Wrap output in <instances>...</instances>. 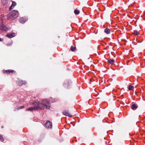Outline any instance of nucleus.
I'll return each mask as SVG.
<instances>
[{
  "label": "nucleus",
  "instance_id": "nucleus-13",
  "mask_svg": "<svg viewBox=\"0 0 145 145\" xmlns=\"http://www.w3.org/2000/svg\"><path fill=\"white\" fill-rule=\"evenodd\" d=\"M8 2V0H2L1 2L2 4L4 5H5L7 4Z\"/></svg>",
  "mask_w": 145,
  "mask_h": 145
},
{
  "label": "nucleus",
  "instance_id": "nucleus-21",
  "mask_svg": "<svg viewBox=\"0 0 145 145\" xmlns=\"http://www.w3.org/2000/svg\"><path fill=\"white\" fill-rule=\"evenodd\" d=\"M16 5V3L14 1H12V4H11V5L14 7Z\"/></svg>",
  "mask_w": 145,
  "mask_h": 145
},
{
  "label": "nucleus",
  "instance_id": "nucleus-35",
  "mask_svg": "<svg viewBox=\"0 0 145 145\" xmlns=\"http://www.w3.org/2000/svg\"><path fill=\"white\" fill-rule=\"evenodd\" d=\"M50 98H51V99H52V97H50Z\"/></svg>",
  "mask_w": 145,
  "mask_h": 145
},
{
  "label": "nucleus",
  "instance_id": "nucleus-14",
  "mask_svg": "<svg viewBox=\"0 0 145 145\" xmlns=\"http://www.w3.org/2000/svg\"><path fill=\"white\" fill-rule=\"evenodd\" d=\"M110 29L108 28H106L104 30L105 32L107 34H109L110 33Z\"/></svg>",
  "mask_w": 145,
  "mask_h": 145
},
{
  "label": "nucleus",
  "instance_id": "nucleus-17",
  "mask_svg": "<svg viewBox=\"0 0 145 145\" xmlns=\"http://www.w3.org/2000/svg\"><path fill=\"white\" fill-rule=\"evenodd\" d=\"M24 107H25V106H18V108H16L14 110L15 111L16 110H19V109L24 108Z\"/></svg>",
  "mask_w": 145,
  "mask_h": 145
},
{
  "label": "nucleus",
  "instance_id": "nucleus-4",
  "mask_svg": "<svg viewBox=\"0 0 145 145\" xmlns=\"http://www.w3.org/2000/svg\"><path fill=\"white\" fill-rule=\"evenodd\" d=\"M32 104L35 106L34 107L36 110L40 108V106L41 105V104L40 102L38 101H35L33 102Z\"/></svg>",
  "mask_w": 145,
  "mask_h": 145
},
{
  "label": "nucleus",
  "instance_id": "nucleus-23",
  "mask_svg": "<svg viewBox=\"0 0 145 145\" xmlns=\"http://www.w3.org/2000/svg\"><path fill=\"white\" fill-rule=\"evenodd\" d=\"M58 100V99L57 98H55L52 100V101H51V103H52L56 102Z\"/></svg>",
  "mask_w": 145,
  "mask_h": 145
},
{
  "label": "nucleus",
  "instance_id": "nucleus-34",
  "mask_svg": "<svg viewBox=\"0 0 145 145\" xmlns=\"http://www.w3.org/2000/svg\"><path fill=\"white\" fill-rule=\"evenodd\" d=\"M88 59H91L89 57V58H88Z\"/></svg>",
  "mask_w": 145,
  "mask_h": 145
},
{
  "label": "nucleus",
  "instance_id": "nucleus-36",
  "mask_svg": "<svg viewBox=\"0 0 145 145\" xmlns=\"http://www.w3.org/2000/svg\"><path fill=\"white\" fill-rule=\"evenodd\" d=\"M1 89V88H0V89Z\"/></svg>",
  "mask_w": 145,
  "mask_h": 145
},
{
  "label": "nucleus",
  "instance_id": "nucleus-30",
  "mask_svg": "<svg viewBox=\"0 0 145 145\" xmlns=\"http://www.w3.org/2000/svg\"><path fill=\"white\" fill-rule=\"evenodd\" d=\"M41 140H40V139H39L38 140L39 142H41Z\"/></svg>",
  "mask_w": 145,
  "mask_h": 145
},
{
  "label": "nucleus",
  "instance_id": "nucleus-32",
  "mask_svg": "<svg viewBox=\"0 0 145 145\" xmlns=\"http://www.w3.org/2000/svg\"><path fill=\"white\" fill-rule=\"evenodd\" d=\"M4 128V126L2 125V126H1V128Z\"/></svg>",
  "mask_w": 145,
  "mask_h": 145
},
{
  "label": "nucleus",
  "instance_id": "nucleus-1",
  "mask_svg": "<svg viewBox=\"0 0 145 145\" xmlns=\"http://www.w3.org/2000/svg\"><path fill=\"white\" fill-rule=\"evenodd\" d=\"M18 15L19 13L18 10H13L8 15L7 19L10 21H12L17 18Z\"/></svg>",
  "mask_w": 145,
  "mask_h": 145
},
{
  "label": "nucleus",
  "instance_id": "nucleus-28",
  "mask_svg": "<svg viewBox=\"0 0 145 145\" xmlns=\"http://www.w3.org/2000/svg\"><path fill=\"white\" fill-rule=\"evenodd\" d=\"M3 40V39L0 37V41H2Z\"/></svg>",
  "mask_w": 145,
  "mask_h": 145
},
{
  "label": "nucleus",
  "instance_id": "nucleus-26",
  "mask_svg": "<svg viewBox=\"0 0 145 145\" xmlns=\"http://www.w3.org/2000/svg\"><path fill=\"white\" fill-rule=\"evenodd\" d=\"M22 83H23V84H25L26 83V82L25 81H23L22 80Z\"/></svg>",
  "mask_w": 145,
  "mask_h": 145
},
{
  "label": "nucleus",
  "instance_id": "nucleus-9",
  "mask_svg": "<svg viewBox=\"0 0 145 145\" xmlns=\"http://www.w3.org/2000/svg\"><path fill=\"white\" fill-rule=\"evenodd\" d=\"M138 107V105L135 103H133L131 105V108L133 110L136 109Z\"/></svg>",
  "mask_w": 145,
  "mask_h": 145
},
{
  "label": "nucleus",
  "instance_id": "nucleus-16",
  "mask_svg": "<svg viewBox=\"0 0 145 145\" xmlns=\"http://www.w3.org/2000/svg\"><path fill=\"white\" fill-rule=\"evenodd\" d=\"M76 49V46H71V47L70 50L72 52L74 51Z\"/></svg>",
  "mask_w": 145,
  "mask_h": 145
},
{
  "label": "nucleus",
  "instance_id": "nucleus-15",
  "mask_svg": "<svg viewBox=\"0 0 145 145\" xmlns=\"http://www.w3.org/2000/svg\"><path fill=\"white\" fill-rule=\"evenodd\" d=\"M115 62V61L113 59H109L108 60V62L110 64H113Z\"/></svg>",
  "mask_w": 145,
  "mask_h": 145
},
{
  "label": "nucleus",
  "instance_id": "nucleus-29",
  "mask_svg": "<svg viewBox=\"0 0 145 145\" xmlns=\"http://www.w3.org/2000/svg\"><path fill=\"white\" fill-rule=\"evenodd\" d=\"M11 44H7V46H10Z\"/></svg>",
  "mask_w": 145,
  "mask_h": 145
},
{
  "label": "nucleus",
  "instance_id": "nucleus-22",
  "mask_svg": "<svg viewBox=\"0 0 145 145\" xmlns=\"http://www.w3.org/2000/svg\"><path fill=\"white\" fill-rule=\"evenodd\" d=\"M18 84L19 86H21L23 85V83H22V80L19 81L18 82Z\"/></svg>",
  "mask_w": 145,
  "mask_h": 145
},
{
  "label": "nucleus",
  "instance_id": "nucleus-6",
  "mask_svg": "<svg viewBox=\"0 0 145 145\" xmlns=\"http://www.w3.org/2000/svg\"><path fill=\"white\" fill-rule=\"evenodd\" d=\"M28 20V18L26 17H22L20 19V22L22 24H24Z\"/></svg>",
  "mask_w": 145,
  "mask_h": 145
},
{
  "label": "nucleus",
  "instance_id": "nucleus-11",
  "mask_svg": "<svg viewBox=\"0 0 145 145\" xmlns=\"http://www.w3.org/2000/svg\"><path fill=\"white\" fill-rule=\"evenodd\" d=\"M0 28L2 31H7L8 30V28L5 26L2 25L0 26Z\"/></svg>",
  "mask_w": 145,
  "mask_h": 145
},
{
  "label": "nucleus",
  "instance_id": "nucleus-27",
  "mask_svg": "<svg viewBox=\"0 0 145 145\" xmlns=\"http://www.w3.org/2000/svg\"><path fill=\"white\" fill-rule=\"evenodd\" d=\"M123 1L125 2H127L129 1V0H123Z\"/></svg>",
  "mask_w": 145,
  "mask_h": 145
},
{
  "label": "nucleus",
  "instance_id": "nucleus-5",
  "mask_svg": "<svg viewBox=\"0 0 145 145\" xmlns=\"http://www.w3.org/2000/svg\"><path fill=\"white\" fill-rule=\"evenodd\" d=\"M45 126L47 128H51L52 127V124L51 122L48 121L45 124Z\"/></svg>",
  "mask_w": 145,
  "mask_h": 145
},
{
  "label": "nucleus",
  "instance_id": "nucleus-10",
  "mask_svg": "<svg viewBox=\"0 0 145 145\" xmlns=\"http://www.w3.org/2000/svg\"><path fill=\"white\" fill-rule=\"evenodd\" d=\"M63 115L65 116L70 117H72V115H71L69 114L67 112L66 110H64L63 112Z\"/></svg>",
  "mask_w": 145,
  "mask_h": 145
},
{
  "label": "nucleus",
  "instance_id": "nucleus-12",
  "mask_svg": "<svg viewBox=\"0 0 145 145\" xmlns=\"http://www.w3.org/2000/svg\"><path fill=\"white\" fill-rule=\"evenodd\" d=\"M33 110H36L34 107H29L26 110V111H29L31 112Z\"/></svg>",
  "mask_w": 145,
  "mask_h": 145
},
{
  "label": "nucleus",
  "instance_id": "nucleus-2",
  "mask_svg": "<svg viewBox=\"0 0 145 145\" xmlns=\"http://www.w3.org/2000/svg\"><path fill=\"white\" fill-rule=\"evenodd\" d=\"M50 100L47 101L46 100H44L42 101V103L43 105H44L46 108V109H48L51 107L50 105Z\"/></svg>",
  "mask_w": 145,
  "mask_h": 145
},
{
  "label": "nucleus",
  "instance_id": "nucleus-24",
  "mask_svg": "<svg viewBox=\"0 0 145 145\" xmlns=\"http://www.w3.org/2000/svg\"><path fill=\"white\" fill-rule=\"evenodd\" d=\"M0 139L2 141H3L4 140V139L3 137V136L2 135H0Z\"/></svg>",
  "mask_w": 145,
  "mask_h": 145
},
{
  "label": "nucleus",
  "instance_id": "nucleus-25",
  "mask_svg": "<svg viewBox=\"0 0 145 145\" xmlns=\"http://www.w3.org/2000/svg\"><path fill=\"white\" fill-rule=\"evenodd\" d=\"M14 7L12 6L11 5L9 7V10L10 11L11 10L14 8Z\"/></svg>",
  "mask_w": 145,
  "mask_h": 145
},
{
  "label": "nucleus",
  "instance_id": "nucleus-8",
  "mask_svg": "<svg viewBox=\"0 0 145 145\" xmlns=\"http://www.w3.org/2000/svg\"><path fill=\"white\" fill-rule=\"evenodd\" d=\"M15 35V33L13 32L11 33H8L6 35V37H8L10 38H12L14 37Z\"/></svg>",
  "mask_w": 145,
  "mask_h": 145
},
{
  "label": "nucleus",
  "instance_id": "nucleus-19",
  "mask_svg": "<svg viewBox=\"0 0 145 145\" xmlns=\"http://www.w3.org/2000/svg\"><path fill=\"white\" fill-rule=\"evenodd\" d=\"M74 13L76 15H78L80 13V11L79 10L75 9L74 10Z\"/></svg>",
  "mask_w": 145,
  "mask_h": 145
},
{
  "label": "nucleus",
  "instance_id": "nucleus-7",
  "mask_svg": "<svg viewBox=\"0 0 145 145\" xmlns=\"http://www.w3.org/2000/svg\"><path fill=\"white\" fill-rule=\"evenodd\" d=\"M3 72L4 73H6L7 74H9L10 73H14L15 72V71L13 70H6L5 71L3 70Z\"/></svg>",
  "mask_w": 145,
  "mask_h": 145
},
{
  "label": "nucleus",
  "instance_id": "nucleus-3",
  "mask_svg": "<svg viewBox=\"0 0 145 145\" xmlns=\"http://www.w3.org/2000/svg\"><path fill=\"white\" fill-rule=\"evenodd\" d=\"M72 85V82L70 80H67L65 81L63 84V86L66 88H70Z\"/></svg>",
  "mask_w": 145,
  "mask_h": 145
},
{
  "label": "nucleus",
  "instance_id": "nucleus-18",
  "mask_svg": "<svg viewBox=\"0 0 145 145\" xmlns=\"http://www.w3.org/2000/svg\"><path fill=\"white\" fill-rule=\"evenodd\" d=\"M133 34L137 36L139 34V33L137 30H134L133 31Z\"/></svg>",
  "mask_w": 145,
  "mask_h": 145
},
{
  "label": "nucleus",
  "instance_id": "nucleus-31",
  "mask_svg": "<svg viewBox=\"0 0 145 145\" xmlns=\"http://www.w3.org/2000/svg\"><path fill=\"white\" fill-rule=\"evenodd\" d=\"M85 67H88H88H87L86 65H84V68H85Z\"/></svg>",
  "mask_w": 145,
  "mask_h": 145
},
{
  "label": "nucleus",
  "instance_id": "nucleus-33",
  "mask_svg": "<svg viewBox=\"0 0 145 145\" xmlns=\"http://www.w3.org/2000/svg\"><path fill=\"white\" fill-rule=\"evenodd\" d=\"M82 64H83V65H84V64H84V63H82Z\"/></svg>",
  "mask_w": 145,
  "mask_h": 145
},
{
  "label": "nucleus",
  "instance_id": "nucleus-20",
  "mask_svg": "<svg viewBox=\"0 0 145 145\" xmlns=\"http://www.w3.org/2000/svg\"><path fill=\"white\" fill-rule=\"evenodd\" d=\"M134 88V86H133L129 85V86L128 89L129 90H131Z\"/></svg>",
  "mask_w": 145,
  "mask_h": 145
}]
</instances>
